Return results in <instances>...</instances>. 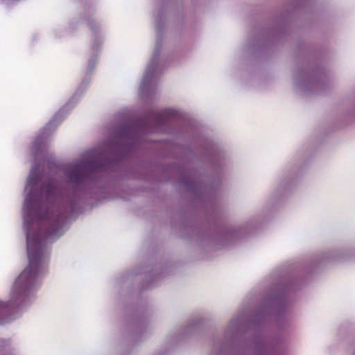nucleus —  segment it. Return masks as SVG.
<instances>
[{
  "label": "nucleus",
  "mask_w": 355,
  "mask_h": 355,
  "mask_svg": "<svg viewBox=\"0 0 355 355\" xmlns=\"http://www.w3.org/2000/svg\"><path fill=\"white\" fill-rule=\"evenodd\" d=\"M35 223L27 231V251L28 265L19 275L14 284L11 295L21 297L33 290L42 270L44 259V241L40 239V233L35 230Z\"/></svg>",
  "instance_id": "1"
},
{
  "label": "nucleus",
  "mask_w": 355,
  "mask_h": 355,
  "mask_svg": "<svg viewBox=\"0 0 355 355\" xmlns=\"http://www.w3.org/2000/svg\"><path fill=\"white\" fill-rule=\"evenodd\" d=\"M33 175L34 172L32 171L31 173L30 177L28 180V184L25 189V191L28 195L26 197L25 202L24 204L25 223L28 222L29 215L33 214L35 218H42V212L44 211V208L42 207V205L37 201L33 199V198H35V193H32V187L35 184Z\"/></svg>",
  "instance_id": "2"
},
{
  "label": "nucleus",
  "mask_w": 355,
  "mask_h": 355,
  "mask_svg": "<svg viewBox=\"0 0 355 355\" xmlns=\"http://www.w3.org/2000/svg\"><path fill=\"white\" fill-rule=\"evenodd\" d=\"M54 234H57V233L55 232V230H52L51 232H49L47 234V238H50L51 236H53Z\"/></svg>",
  "instance_id": "3"
}]
</instances>
